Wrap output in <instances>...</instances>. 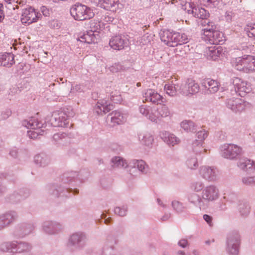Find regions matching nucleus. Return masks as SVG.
Here are the masks:
<instances>
[{"instance_id": "nucleus-1", "label": "nucleus", "mask_w": 255, "mask_h": 255, "mask_svg": "<svg viewBox=\"0 0 255 255\" xmlns=\"http://www.w3.org/2000/svg\"><path fill=\"white\" fill-rule=\"evenodd\" d=\"M82 173H78L76 172L70 171L64 173L62 176L61 181L63 184H68L64 187L61 185L53 184L47 187L48 193L53 197H69L71 192L74 194H78L79 191L76 188H72L78 185L83 180L82 177Z\"/></svg>"}, {"instance_id": "nucleus-2", "label": "nucleus", "mask_w": 255, "mask_h": 255, "mask_svg": "<svg viewBox=\"0 0 255 255\" xmlns=\"http://www.w3.org/2000/svg\"><path fill=\"white\" fill-rule=\"evenodd\" d=\"M161 40L169 47H176L188 42V37L184 33L171 31L168 29L161 30L159 33Z\"/></svg>"}, {"instance_id": "nucleus-3", "label": "nucleus", "mask_w": 255, "mask_h": 255, "mask_svg": "<svg viewBox=\"0 0 255 255\" xmlns=\"http://www.w3.org/2000/svg\"><path fill=\"white\" fill-rule=\"evenodd\" d=\"M32 249L31 244L25 242L13 241L3 242L0 245V250L3 252L29 255Z\"/></svg>"}, {"instance_id": "nucleus-4", "label": "nucleus", "mask_w": 255, "mask_h": 255, "mask_svg": "<svg viewBox=\"0 0 255 255\" xmlns=\"http://www.w3.org/2000/svg\"><path fill=\"white\" fill-rule=\"evenodd\" d=\"M22 125L27 128L31 130L27 131L28 136L31 139H36L40 135H42L45 132V124L39 121L35 117H31L22 121Z\"/></svg>"}, {"instance_id": "nucleus-5", "label": "nucleus", "mask_w": 255, "mask_h": 255, "mask_svg": "<svg viewBox=\"0 0 255 255\" xmlns=\"http://www.w3.org/2000/svg\"><path fill=\"white\" fill-rule=\"evenodd\" d=\"M88 239L83 232H76L72 234L68 238L67 247L71 250H81L86 246Z\"/></svg>"}, {"instance_id": "nucleus-6", "label": "nucleus", "mask_w": 255, "mask_h": 255, "mask_svg": "<svg viewBox=\"0 0 255 255\" xmlns=\"http://www.w3.org/2000/svg\"><path fill=\"white\" fill-rule=\"evenodd\" d=\"M71 15L76 20L90 19L94 16L93 10L85 5L77 3L70 8Z\"/></svg>"}, {"instance_id": "nucleus-7", "label": "nucleus", "mask_w": 255, "mask_h": 255, "mask_svg": "<svg viewBox=\"0 0 255 255\" xmlns=\"http://www.w3.org/2000/svg\"><path fill=\"white\" fill-rule=\"evenodd\" d=\"M201 195L205 209H207L210 203L216 201L219 198V190L215 185H207L202 190Z\"/></svg>"}, {"instance_id": "nucleus-8", "label": "nucleus", "mask_w": 255, "mask_h": 255, "mask_svg": "<svg viewBox=\"0 0 255 255\" xmlns=\"http://www.w3.org/2000/svg\"><path fill=\"white\" fill-rule=\"evenodd\" d=\"M210 27V25H208ZM203 38L210 44L219 45L224 42L223 33L219 30H215L214 26L211 27H207L204 29V37Z\"/></svg>"}, {"instance_id": "nucleus-9", "label": "nucleus", "mask_w": 255, "mask_h": 255, "mask_svg": "<svg viewBox=\"0 0 255 255\" xmlns=\"http://www.w3.org/2000/svg\"><path fill=\"white\" fill-rule=\"evenodd\" d=\"M220 151L223 157L234 160L241 154L242 148L236 144L225 143L221 145Z\"/></svg>"}, {"instance_id": "nucleus-10", "label": "nucleus", "mask_w": 255, "mask_h": 255, "mask_svg": "<svg viewBox=\"0 0 255 255\" xmlns=\"http://www.w3.org/2000/svg\"><path fill=\"white\" fill-rule=\"evenodd\" d=\"M240 236L238 232L230 233L227 238L226 250L230 255H237L239 252Z\"/></svg>"}, {"instance_id": "nucleus-11", "label": "nucleus", "mask_w": 255, "mask_h": 255, "mask_svg": "<svg viewBox=\"0 0 255 255\" xmlns=\"http://www.w3.org/2000/svg\"><path fill=\"white\" fill-rule=\"evenodd\" d=\"M200 176L209 182H214L219 178V170L215 166H202L199 170Z\"/></svg>"}, {"instance_id": "nucleus-12", "label": "nucleus", "mask_w": 255, "mask_h": 255, "mask_svg": "<svg viewBox=\"0 0 255 255\" xmlns=\"http://www.w3.org/2000/svg\"><path fill=\"white\" fill-rule=\"evenodd\" d=\"M232 83L235 87V92L241 97H244L252 90L251 84L241 78H234L232 80Z\"/></svg>"}, {"instance_id": "nucleus-13", "label": "nucleus", "mask_w": 255, "mask_h": 255, "mask_svg": "<svg viewBox=\"0 0 255 255\" xmlns=\"http://www.w3.org/2000/svg\"><path fill=\"white\" fill-rule=\"evenodd\" d=\"M160 105L156 108L153 107L151 110V114L149 120L152 122L157 123L160 118H166L170 115V112L166 105L162 104Z\"/></svg>"}, {"instance_id": "nucleus-14", "label": "nucleus", "mask_w": 255, "mask_h": 255, "mask_svg": "<svg viewBox=\"0 0 255 255\" xmlns=\"http://www.w3.org/2000/svg\"><path fill=\"white\" fill-rule=\"evenodd\" d=\"M143 101L153 104H161L165 102L164 98L153 89H147L142 92Z\"/></svg>"}, {"instance_id": "nucleus-15", "label": "nucleus", "mask_w": 255, "mask_h": 255, "mask_svg": "<svg viewBox=\"0 0 255 255\" xmlns=\"http://www.w3.org/2000/svg\"><path fill=\"white\" fill-rule=\"evenodd\" d=\"M62 229V225L55 221L47 220L42 224V231L49 235H56L61 232Z\"/></svg>"}, {"instance_id": "nucleus-16", "label": "nucleus", "mask_w": 255, "mask_h": 255, "mask_svg": "<svg viewBox=\"0 0 255 255\" xmlns=\"http://www.w3.org/2000/svg\"><path fill=\"white\" fill-rule=\"evenodd\" d=\"M208 135V132L204 129L197 132V137L198 139L195 140L192 143L193 151L197 155L207 152V150L204 148L202 145L203 141L207 138Z\"/></svg>"}, {"instance_id": "nucleus-17", "label": "nucleus", "mask_w": 255, "mask_h": 255, "mask_svg": "<svg viewBox=\"0 0 255 255\" xmlns=\"http://www.w3.org/2000/svg\"><path fill=\"white\" fill-rule=\"evenodd\" d=\"M128 114L126 112L120 110H115L111 113L107 117L108 122L110 125L114 127L121 125L126 122Z\"/></svg>"}, {"instance_id": "nucleus-18", "label": "nucleus", "mask_w": 255, "mask_h": 255, "mask_svg": "<svg viewBox=\"0 0 255 255\" xmlns=\"http://www.w3.org/2000/svg\"><path fill=\"white\" fill-rule=\"evenodd\" d=\"M226 107L234 113H241L244 111L247 103L240 98H232L228 99L226 102Z\"/></svg>"}, {"instance_id": "nucleus-19", "label": "nucleus", "mask_w": 255, "mask_h": 255, "mask_svg": "<svg viewBox=\"0 0 255 255\" xmlns=\"http://www.w3.org/2000/svg\"><path fill=\"white\" fill-rule=\"evenodd\" d=\"M117 240L115 236H108L102 249V255H117Z\"/></svg>"}, {"instance_id": "nucleus-20", "label": "nucleus", "mask_w": 255, "mask_h": 255, "mask_svg": "<svg viewBox=\"0 0 255 255\" xmlns=\"http://www.w3.org/2000/svg\"><path fill=\"white\" fill-rule=\"evenodd\" d=\"M41 16L40 13L36 12L34 8L30 7L23 10L21 21L23 23L29 24L37 21Z\"/></svg>"}, {"instance_id": "nucleus-21", "label": "nucleus", "mask_w": 255, "mask_h": 255, "mask_svg": "<svg viewBox=\"0 0 255 255\" xmlns=\"http://www.w3.org/2000/svg\"><path fill=\"white\" fill-rule=\"evenodd\" d=\"M50 122L51 126L55 127H66L69 123L65 113L61 111L54 112Z\"/></svg>"}, {"instance_id": "nucleus-22", "label": "nucleus", "mask_w": 255, "mask_h": 255, "mask_svg": "<svg viewBox=\"0 0 255 255\" xmlns=\"http://www.w3.org/2000/svg\"><path fill=\"white\" fill-rule=\"evenodd\" d=\"M17 214L14 211H8L0 215V231L14 222L17 218Z\"/></svg>"}, {"instance_id": "nucleus-23", "label": "nucleus", "mask_w": 255, "mask_h": 255, "mask_svg": "<svg viewBox=\"0 0 255 255\" xmlns=\"http://www.w3.org/2000/svg\"><path fill=\"white\" fill-rule=\"evenodd\" d=\"M109 45L114 50H121L128 46V41L124 36L118 35L111 38Z\"/></svg>"}, {"instance_id": "nucleus-24", "label": "nucleus", "mask_w": 255, "mask_h": 255, "mask_svg": "<svg viewBox=\"0 0 255 255\" xmlns=\"http://www.w3.org/2000/svg\"><path fill=\"white\" fill-rule=\"evenodd\" d=\"M129 173L132 174L131 173V169L136 170V168L138 170L143 173L146 174L149 171V166L142 159H131L128 161Z\"/></svg>"}, {"instance_id": "nucleus-25", "label": "nucleus", "mask_w": 255, "mask_h": 255, "mask_svg": "<svg viewBox=\"0 0 255 255\" xmlns=\"http://www.w3.org/2000/svg\"><path fill=\"white\" fill-rule=\"evenodd\" d=\"M138 141L141 144L149 148L152 147L154 136L151 133L148 131H142L137 134Z\"/></svg>"}, {"instance_id": "nucleus-26", "label": "nucleus", "mask_w": 255, "mask_h": 255, "mask_svg": "<svg viewBox=\"0 0 255 255\" xmlns=\"http://www.w3.org/2000/svg\"><path fill=\"white\" fill-rule=\"evenodd\" d=\"M189 203L200 208V210H206L202 195L195 192H190L187 196Z\"/></svg>"}, {"instance_id": "nucleus-27", "label": "nucleus", "mask_w": 255, "mask_h": 255, "mask_svg": "<svg viewBox=\"0 0 255 255\" xmlns=\"http://www.w3.org/2000/svg\"><path fill=\"white\" fill-rule=\"evenodd\" d=\"M160 138L169 146L178 144L180 140L175 135L167 131H162L160 133Z\"/></svg>"}, {"instance_id": "nucleus-28", "label": "nucleus", "mask_w": 255, "mask_h": 255, "mask_svg": "<svg viewBox=\"0 0 255 255\" xmlns=\"http://www.w3.org/2000/svg\"><path fill=\"white\" fill-rule=\"evenodd\" d=\"M202 86L207 89L208 94H213L219 90L220 84L216 80L207 79L202 81Z\"/></svg>"}, {"instance_id": "nucleus-29", "label": "nucleus", "mask_w": 255, "mask_h": 255, "mask_svg": "<svg viewBox=\"0 0 255 255\" xmlns=\"http://www.w3.org/2000/svg\"><path fill=\"white\" fill-rule=\"evenodd\" d=\"M53 143L58 146H64L70 143V138L66 133L58 132L53 136Z\"/></svg>"}, {"instance_id": "nucleus-30", "label": "nucleus", "mask_w": 255, "mask_h": 255, "mask_svg": "<svg viewBox=\"0 0 255 255\" xmlns=\"http://www.w3.org/2000/svg\"><path fill=\"white\" fill-rule=\"evenodd\" d=\"M99 38V35L98 34L88 30L84 32L82 35H80L79 38L80 41L90 44L92 43H97Z\"/></svg>"}, {"instance_id": "nucleus-31", "label": "nucleus", "mask_w": 255, "mask_h": 255, "mask_svg": "<svg viewBox=\"0 0 255 255\" xmlns=\"http://www.w3.org/2000/svg\"><path fill=\"white\" fill-rule=\"evenodd\" d=\"M237 165L240 169L246 171H253L255 169V162L246 157L240 158Z\"/></svg>"}, {"instance_id": "nucleus-32", "label": "nucleus", "mask_w": 255, "mask_h": 255, "mask_svg": "<svg viewBox=\"0 0 255 255\" xmlns=\"http://www.w3.org/2000/svg\"><path fill=\"white\" fill-rule=\"evenodd\" d=\"M14 63V56L11 53H0V66L9 67Z\"/></svg>"}, {"instance_id": "nucleus-33", "label": "nucleus", "mask_w": 255, "mask_h": 255, "mask_svg": "<svg viewBox=\"0 0 255 255\" xmlns=\"http://www.w3.org/2000/svg\"><path fill=\"white\" fill-rule=\"evenodd\" d=\"M113 106L104 100L99 101L95 107L96 113L98 114H105L112 110Z\"/></svg>"}, {"instance_id": "nucleus-34", "label": "nucleus", "mask_w": 255, "mask_h": 255, "mask_svg": "<svg viewBox=\"0 0 255 255\" xmlns=\"http://www.w3.org/2000/svg\"><path fill=\"white\" fill-rule=\"evenodd\" d=\"M179 87V83L177 82V80H175L174 82L172 81L165 84L164 90L166 93L171 97L175 96L177 95Z\"/></svg>"}, {"instance_id": "nucleus-35", "label": "nucleus", "mask_w": 255, "mask_h": 255, "mask_svg": "<svg viewBox=\"0 0 255 255\" xmlns=\"http://www.w3.org/2000/svg\"><path fill=\"white\" fill-rule=\"evenodd\" d=\"M183 2H185V5H184L183 3H181L182 5V8L184 10H186L187 9V6H188L190 9H187V11L188 13H190L193 14L194 17L198 18L199 16V13L200 12V10L202 9L203 8L200 7L198 6H196L193 2L187 1H183Z\"/></svg>"}, {"instance_id": "nucleus-36", "label": "nucleus", "mask_w": 255, "mask_h": 255, "mask_svg": "<svg viewBox=\"0 0 255 255\" xmlns=\"http://www.w3.org/2000/svg\"><path fill=\"white\" fill-rule=\"evenodd\" d=\"M34 162L38 166L45 167L50 163V158L46 154L41 153L34 156Z\"/></svg>"}, {"instance_id": "nucleus-37", "label": "nucleus", "mask_w": 255, "mask_h": 255, "mask_svg": "<svg viewBox=\"0 0 255 255\" xmlns=\"http://www.w3.org/2000/svg\"><path fill=\"white\" fill-rule=\"evenodd\" d=\"M35 226L33 223H23L17 229L20 232L19 237L23 238L30 234L34 229Z\"/></svg>"}, {"instance_id": "nucleus-38", "label": "nucleus", "mask_w": 255, "mask_h": 255, "mask_svg": "<svg viewBox=\"0 0 255 255\" xmlns=\"http://www.w3.org/2000/svg\"><path fill=\"white\" fill-rule=\"evenodd\" d=\"M181 128L186 132H196L197 130V125L192 121L184 120L180 123Z\"/></svg>"}, {"instance_id": "nucleus-39", "label": "nucleus", "mask_w": 255, "mask_h": 255, "mask_svg": "<svg viewBox=\"0 0 255 255\" xmlns=\"http://www.w3.org/2000/svg\"><path fill=\"white\" fill-rule=\"evenodd\" d=\"M112 166L118 168H129L128 162L123 158L120 156H115L111 160Z\"/></svg>"}, {"instance_id": "nucleus-40", "label": "nucleus", "mask_w": 255, "mask_h": 255, "mask_svg": "<svg viewBox=\"0 0 255 255\" xmlns=\"http://www.w3.org/2000/svg\"><path fill=\"white\" fill-rule=\"evenodd\" d=\"M254 57L251 55H247L245 63L244 64V70L245 73H250L255 71V69L253 64V60Z\"/></svg>"}, {"instance_id": "nucleus-41", "label": "nucleus", "mask_w": 255, "mask_h": 255, "mask_svg": "<svg viewBox=\"0 0 255 255\" xmlns=\"http://www.w3.org/2000/svg\"><path fill=\"white\" fill-rule=\"evenodd\" d=\"M221 54L220 47L215 48V47L209 48L207 53V58L209 60H216Z\"/></svg>"}, {"instance_id": "nucleus-42", "label": "nucleus", "mask_w": 255, "mask_h": 255, "mask_svg": "<svg viewBox=\"0 0 255 255\" xmlns=\"http://www.w3.org/2000/svg\"><path fill=\"white\" fill-rule=\"evenodd\" d=\"M171 206L173 210L177 213H183L186 209L185 204L177 200L172 201Z\"/></svg>"}, {"instance_id": "nucleus-43", "label": "nucleus", "mask_w": 255, "mask_h": 255, "mask_svg": "<svg viewBox=\"0 0 255 255\" xmlns=\"http://www.w3.org/2000/svg\"><path fill=\"white\" fill-rule=\"evenodd\" d=\"M116 4L117 2H115V1H99L98 4L106 10L114 11L116 9Z\"/></svg>"}, {"instance_id": "nucleus-44", "label": "nucleus", "mask_w": 255, "mask_h": 255, "mask_svg": "<svg viewBox=\"0 0 255 255\" xmlns=\"http://www.w3.org/2000/svg\"><path fill=\"white\" fill-rule=\"evenodd\" d=\"M246 55H244L243 57H238L233 59L232 61L233 66L237 70L243 71L244 70V64L245 63Z\"/></svg>"}, {"instance_id": "nucleus-45", "label": "nucleus", "mask_w": 255, "mask_h": 255, "mask_svg": "<svg viewBox=\"0 0 255 255\" xmlns=\"http://www.w3.org/2000/svg\"><path fill=\"white\" fill-rule=\"evenodd\" d=\"M238 209L241 216L243 217H247L250 213V207L246 202L240 203L238 205Z\"/></svg>"}, {"instance_id": "nucleus-46", "label": "nucleus", "mask_w": 255, "mask_h": 255, "mask_svg": "<svg viewBox=\"0 0 255 255\" xmlns=\"http://www.w3.org/2000/svg\"><path fill=\"white\" fill-rule=\"evenodd\" d=\"M188 83V89H190L191 94L193 95L197 93L200 89L199 85L194 80L190 79L187 80Z\"/></svg>"}, {"instance_id": "nucleus-47", "label": "nucleus", "mask_w": 255, "mask_h": 255, "mask_svg": "<svg viewBox=\"0 0 255 255\" xmlns=\"http://www.w3.org/2000/svg\"><path fill=\"white\" fill-rule=\"evenodd\" d=\"M153 108H151L147 105H141L139 107V112L143 116L146 117L149 120V116L151 114V110Z\"/></svg>"}, {"instance_id": "nucleus-48", "label": "nucleus", "mask_w": 255, "mask_h": 255, "mask_svg": "<svg viewBox=\"0 0 255 255\" xmlns=\"http://www.w3.org/2000/svg\"><path fill=\"white\" fill-rule=\"evenodd\" d=\"M188 83L187 80L184 84H180L178 89L179 93L183 96H189L191 95L190 90L188 88Z\"/></svg>"}, {"instance_id": "nucleus-49", "label": "nucleus", "mask_w": 255, "mask_h": 255, "mask_svg": "<svg viewBox=\"0 0 255 255\" xmlns=\"http://www.w3.org/2000/svg\"><path fill=\"white\" fill-rule=\"evenodd\" d=\"M186 164L188 168L192 170L195 169L198 166L197 158L192 156L188 157Z\"/></svg>"}, {"instance_id": "nucleus-50", "label": "nucleus", "mask_w": 255, "mask_h": 255, "mask_svg": "<svg viewBox=\"0 0 255 255\" xmlns=\"http://www.w3.org/2000/svg\"><path fill=\"white\" fill-rule=\"evenodd\" d=\"M245 30L249 37L254 38L255 39V23L247 24L245 28Z\"/></svg>"}, {"instance_id": "nucleus-51", "label": "nucleus", "mask_w": 255, "mask_h": 255, "mask_svg": "<svg viewBox=\"0 0 255 255\" xmlns=\"http://www.w3.org/2000/svg\"><path fill=\"white\" fill-rule=\"evenodd\" d=\"M191 188L195 192H200L204 188V184L202 181H197L192 183Z\"/></svg>"}, {"instance_id": "nucleus-52", "label": "nucleus", "mask_w": 255, "mask_h": 255, "mask_svg": "<svg viewBox=\"0 0 255 255\" xmlns=\"http://www.w3.org/2000/svg\"><path fill=\"white\" fill-rule=\"evenodd\" d=\"M114 212L116 215L119 216H125L128 212L127 205L116 207L114 209Z\"/></svg>"}, {"instance_id": "nucleus-53", "label": "nucleus", "mask_w": 255, "mask_h": 255, "mask_svg": "<svg viewBox=\"0 0 255 255\" xmlns=\"http://www.w3.org/2000/svg\"><path fill=\"white\" fill-rule=\"evenodd\" d=\"M20 196L18 192H14L6 197V200L12 203H17L21 200Z\"/></svg>"}, {"instance_id": "nucleus-54", "label": "nucleus", "mask_w": 255, "mask_h": 255, "mask_svg": "<svg viewBox=\"0 0 255 255\" xmlns=\"http://www.w3.org/2000/svg\"><path fill=\"white\" fill-rule=\"evenodd\" d=\"M90 30L91 31L95 33H97L99 34V31L101 30V25L100 22L99 21H93L90 23Z\"/></svg>"}, {"instance_id": "nucleus-55", "label": "nucleus", "mask_w": 255, "mask_h": 255, "mask_svg": "<svg viewBox=\"0 0 255 255\" xmlns=\"http://www.w3.org/2000/svg\"><path fill=\"white\" fill-rule=\"evenodd\" d=\"M243 184L246 185H252L255 184V177H245L242 179Z\"/></svg>"}, {"instance_id": "nucleus-56", "label": "nucleus", "mask_w": 255, "mask_h": 255, "mask_svg": "<svg viewBox=\"0 0 255 255\" xmlns=\"http://www.w3.org/2000/svg\"><path fill=\"white\" fill-rule=\"evenodd\" d=\"M199 16L198 18L202 19H205L204 21V23H205L204 24L207 23L209 25V23L210 22L209 21L208 22H206V19L209 16V13L204 8H203L202 9L200 10V12H199Z\"/></svg>"}, {"instance_id": "nucleus-57", "label": "nucleus", "mask_w": 255, "mask_h": 255, "mask_svg": "<svg viewBox=\"0 0 255 255\" xmlns=\"http://www.w3.org/2000/svg\"><path fill=\"white\" fill-rule=\"evenodd\" d=\"M63 113H65V116L67 117V119L68 120V118L73 117L75 115V113L73 110V109L69 107L67 108H65L63 110V111H62Z\"/></svg>"}, {"instance_id": "nucleus-58", "label": "nucleus", "mask_w": 255, "mask_h": 255, "mask_svg": "<svg viewBox=\"0 0 255 255\" xmlns=\"http://www.w3.org/2000/svg\"><path fill=\"white\" fill-rule=\"evenodd\" d=\"M11 114V112L9 109H6L3 111L0 115V120H5L9 118Z\"/></svg>"}, {"instance_id": "nucleus-59", "label": "nucleus", "mask_w": 255, "mask_h": 255, "mask_svg": "<svg viewBox=\"0 0 255 255\" xmlns=\"http://www.w3.org/2000/svg\"><path fill=\"white\" fill-rule=\"evenodd\" d=\"M20 197L21 198V200L27 198L30 195V191L27 189H23L20 190L18 192Z\"/></svg>"}, {"instance_id": "nucleus-60", "label": "nucleus", "mask_w": 255, "mask_h": 255, "mask_svg": "<svg viewBox=\"0 0 255 255\" xmlns=\"http://www.w3.org/2000/svg\"><path fill=\"white\" fill-rule=\"evenodd\" d=\"M125 68L120 63H115L114 64L111 68V71L113 72H117L121 70H124Z\"/></svg>"}, {"instance_id": "nucleus-61", "label": "nucleus", "mask_w": 255, "mask_h": 255, "mask_svg": "<svg viewBox=\"0 0 255 255\" xmlns=\"http://www.w3.org/2000/svg\"><path fill=\"white\" fill-rule=\"evenodd\" d=\"M110 100L114 103H118L122 100V98L120 95H114L111 94L110 96Z\"/></svg>"}, {"instance_id": "nucleus-62", "label": "nucleus", "mask_w": 255, "mask_h": 255, "mask_svg": "<svg viewBox=\"0 0 255 255\" xmlns=\"http://www.w3.org/2000/svg\"><path fill=\"white\" fill-rule=\"evenodd\" d=\"M238 200V196L235 193H230L228 197L227 200L231 203H234Z\"/></svg>"}, {"instance_id": "nucleus-63", "label": "nucleus", "mask_w": 255, "mask_h": 255, "mask_svg": "<svg viewBox=\"0 0 255 255\" xmlns=\"http://www.w3.org/2000/svg\"><path fill=\"white\" fill-rule=\"evenodd\" d=\"M203 219L207 223V224L210 226H212L213 225L212 220L213 218L210 215L205 214L203 215Z\"/></svg>"}, {"instance_id": "nucleus-64", "label": "nucleus", "mask_w": 255, "mask_h": 255, "mask_svg": "<svg viewBox=\"0 0 255 255\" xmlns=\"http://www.w3.org/2000/svg\"><path fill=\"white\" fill-rule=\"evenodd\" d=\"M40 10L44 16H48L49 15V14H50L49 10L46 6H41L40 7Z\"/></svg>"}]
</instances>
